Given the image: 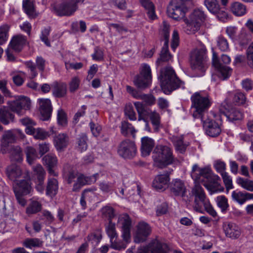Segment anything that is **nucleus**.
Instances as JSON below:
<instances>
[{
    "instance_id": "nucleus-1",
    "label": "nucleus",
    "mask_w": 253,
    "mask_h": 253,
    "mask_svg": "<svg viewBox=\"0 0 253 253\" xmlns=\"http://www.w3.org/2000/svg\"><path fill=\"white\" fill-rule=\"evenodd\" d=\"M160 77L161 86L166 94H169L179 87H184V83L177 77L171 67L161 69Z\"/></svg>"
},
{
    "instance_id": "nucleus-2",
    "label": "nucleus",
    "mask_w": 253,
    "mask_h": 253,
    "mask_svg": "<svg viewBox=\"0 0 253 253\" xmlns=\"http://www.w3.org/2000/svg\"><path fill=\"white\" fill-rule=\"evenodd\" d=\"M192 192L195 197L194 210L199 212H203V207L205 211L213 217L216 216V212L211 205L209 201L206 198L203 189L199 184H196L193 188Z\"/></svg>"
},
{
    "instance_id": "nucleus-3",
    "label": "nucleus",
    "mask_w": 253,
    "mask_h": 253,
    "mask_svg": "<svg viewBox=\"0 0 253 253\" xmlns=\"http://www.w3.org/2000/svg\"><path fill=\"white\" fill-rule=\"evenodd\" d=\"M118 222L119 224L122 225V237L124 241L118 242L116 240H113L110 242L111 248L120 251L125 249L126 244L129 242L131 221L129 216L125 214L119 216Z\"/></svg>"
},
{
    "instance_id": "nucleus-4",
    "label": "nucleus",
    "mask_w": 253,
    "mask_h": 253,
    "mask_svg": "<svg viewBox=\"0 0 253 253\" xmlns=\"http://www.w3.org/2000/svg\"><path fill=\"white\" fill-rule=\"evenodd\" d=\"M154 154L153 159L155 165L158 168H165L174 162L172 150L167 146L162 145L156 146Z\"/></svg>"
},
{
    "instance_id": "nucleus-5",
    "label": "nucleus",
    "mask_w": 253,
    "mask_h": 253,
    "mask_svg": "<svg viewBox=\"0 0 253 253\" xmlns=\"http://www.w3.org/2000/svg\"><path fill=\"white\" fill-rule=\"evenodd\" d=\"M192 108L195 109L193 113L194 118H200L203 120L205 113L211 106L208 96H203L198 92L194 93L191 97Z\"/></svg>"
},
{
    "instance_id": "nucleus-6",
    "label": "nucleus",
    "mask_w": 253,
    "mask_h": 253,
    "mask_svg": "<svg viewBox=\"0 0 253 253\" xmlns=\"http://www.w3.org/2000/svg\"><path fill=\"white\" fill-rule=\"evenodd\" d=\"M206 18V16L203 11L200 9L195 10L189 19H185L186 33L188 34H195L200 29L201 24L205 21Z\"/></svg>"
},
{
    "instance_id": "nucleus-7",
    "label": "nucleus",
    "mask_w": 253,
    "mask_h": 253,
    "mask_svg": "<svg viewBox=\"0 0 253 253\" xmlns=\"http://www.w3.org/2000/svg\"><path fill=\"white\" fill-rule=\"evenodd\" d=\"M207 49L204 46L193 50L190 54V65L192 69L205 71Z\"/></svg>"
},
{
    "instance_id": "nucleus-8",
    "label": "nucleus",
    "mask_w": 253,
    "mask_h": 253,
    "mask_svg": "<svg viewBox=\"0 0 253 253\" xmlns=\"http://www.w3.org/2000/svg\"><path fill=\"white\" fill-rule=\"evenodd\" d=\"M230 62L231 59L228 55L222 54L219 60L216 54L213 52L212 65L219 71L220 77L222 78L223 80L228 78L231 74L232 69L226 65Z\"/></svg>"
},
{
    "instance_id": "nucleus-9",
    "label": "nucleus",
    "mask_w": 253,
    "mask_h": 253,
    "mask_svg": "<svg viewBox=\"0 0 253 253\" xmlns=\"http://www.w3.org/2000/svg\"><path fill=\"white\" fill-rule=\"evenodd\" d=\"M119 156L125 159H131L136 155L137 148L134 141L125 139L119 144L118 149Z\"/></svg>"
},
{
    "instance_id": "nucleus-10",
    "label": "nucleus",
    "mask_w": 253,
    "mask_h": 253,
    "mask_svg": "<svg viewBox=\"0 0 253 253\" xmlns=\"http://www.w3.org/2000/svg\"><path fill=\"white\" fill-rule=\"evenodd\" d=\"M203 185L211 192V194L221 192L224 190L219 183L220 177L212 173L211 170L208 174L203 178Z\"/></svg>"
},
{
    "instance_id": "nucleus-11",
    "label": "nucleus",
    "mask_w": 253,
    "mask_h": 253,
    "mask_svg": "<svg viewBox=\"0 0 253 253\" xmlns=\"http://www.w3.org/2000/svg\"><path fill=\"white\" fill-rule=\"evenodd\" d=\"M10 110L19 116L23 115L30 109L31 101L28 97H22L7 102Z\"/></svg>"
},
{
    "instance_id": "nucleus-12",
    "label": "nucleus",
    "mask_w": 253,
    "mask_h": 253,
    "mask_svg": "<svg viewBox=\"0 0 253 253\" xmlns=\"http://www.w3.org/2000/svg\"><path fill=\"white\" fill-rule=\"evenodd\" d=\"M78 5L74 0H69L54 6V12L58 16H71L78 9Z\"/></svg>"
},
{
    "instance_id": "nucleus-13",
    "label": "nucleus",
    "mask_w": 253,
    "mask_h": 253,
    "mask_svg": "<svg viewBox=\"0 0 253 253\" xmlns=\"http://www.w3.org/2000/svg\"><path fill=\"white\" fill-rule=\"evenodd\" d=\"M186 9L180 4L177 0H172L167 7V13L169 17L178 20L185 16Z\"/></svg>"
},
{
    "instance_id": "nucleus-14",
    "label": "nucleus",
    "mask_w": 253,
    "mask_h": 253,
    "mask_svg": "<svg viewBox=\"0 0 253 253\" xmlns=\"http://www.w3.org/2000/svg\"><path fill=\"white\" fill-rule=\"evenodd\" d=\"M172 169L166 170L164 173L158 174L154 179L152 183L153 187L156 190L164 191L169 187L170 178Z\"/></svg>"
},
{
    "instance_id": "nucleus-15",
    "label": "nucleus",
    "mask_w": 253,
    "mask_h": 253,
    "mask_svg": "<svg viewBox=\"0 0 253 253\" xmlns=\"http://www.w3.org/2000/svg\"><path fill=\"white\" fill-rule=\"evenodd\" d=\"M137 230L134 235V242L140 243L145 241L150 235L152 230L150 225L144 221H140L137 226Z\"/></svg>"
},
{
    "instance_id": "nucleus-16",
    "label": "nucleus",
    "mask_w": 253,
    "mask_h": 253,
    "mask_svg": "<svg viewBox=\"0 0 253 253\" xmlns=\"http://www.w3.org/2000/svg\"><path fill=\"white\" fill-rule=\"evenodd\" d=\"M33 169L37 184L36 188L39 192L42 193L44 190V180L45 171L41 165H37L33 167Z\"/></svg>"
},
{
    "instance_id": "nucleus-17",
    "label": "nucleus",
    "mask_w": 253,
    "mask_h": 253,
    "mask_svg": "<svg viewBox=\"0 0 253 253\" xmlns=\"http://www.w3.org/2000/svg\"><path fill=\"white\" fill-rule=\"evenodd\" d=\"M202 121L203 122V127L207 135L211 137H216L220 134L221 129L218 123L210 119L204 121L203 119Z\"/></svg>"
},
{
    "instance_id": "nucleus-18",
    "label": "nucleus",
    "mask_w": 253,
    "mask_h": 253,
    "mask_svg": "<svg viewBox=\"0 0 253 253\" xmlns=\"http://www.w3.org/2000/svg\"><path fill=\"white\" fill-rule=\"evenodd\" d=\"M16 140V136L11 130L4 132L0 140V152L2 154L7 153L10 147V144Z\"/></svg>"
},
{
    "instance_id": "nucleus-19",
    "label": "nucleus",
    "mask_w": 253,
    "mask_h": 253,
    "mask_svg": "<svg viewBox=\"0 0 253 253\" xmlns=\"http://www.w3.org/2000/svg\"><path fill=\"white\" fill-rule=\"evenodd\" d=\"M98 175V173L94 174L91 176H84L83 174L79 175L77 177V180L73 185V191H78L83 186L94 183Z\"/></svg>"
},
{
    "instance_id": "nucleus-20",
    "label": "nucleus",
    "mask_w": 253,
    "mask_h": 253,
    "mask_svg": "<svg viewBox=\"0 0 253 253\" xmlns=\"http://www.w3.org/2000/svg\"><path fill=\"white\" fill-rule=\"evenodd\" d=\"M171 193L175 196L183 197L185 195L186 188L184 182L179 179L173 180L169 185Z\"/></svg>"
},
{
    "instance_id": "nucleus-21",
    "label": "nucleus",
    "mask_w": 253,
    "mask_h": 253,
    "mask_svg": "<svg viewBox=\"0 0 253 253\" xmlns=\"http://www.w3.org/2000/svg\"><path fill=\"white\" fill-rule=\"evenodd\" d=\"M223 228L226 236L232 239H238L241 235L240 228L234 223L225 222L223 225Z\"/></svg>"
},
{
    "instance_id": "nucleus-22",
    "label": "nucleus",
    "mask_w": 253,
    "mask_h": 253,
    "mask_svg": "<svg viewBox=\"0 0 253 253\" xmlns=\"http://www.w3.org/2000/svg\"><path fill=\"white\" fill-rule=\"evenodd\" d=\"M40 110L43 120H48L51 116L52 108L49 99H39Z\"/></svg>"
},
{
    "instance_id": "nucleus-23",
    "label": "nucleus",
    "mask_w": 253,
    "mask_h": 253,
    "mask_svg": "<svg viewBox=\"0 0 253 253\" xmlns=\"http://www.w3.org/2000/svg\"><path fill=\"white\" fill-rule=\"evenodd\" d=\"M220 117L221 119L226 118L230 122L240 120L243 117V113L237 108H232L230 110L220 111Z\"/></svg>"
},
{
    "instance_id": "nucleus-24",
    "label": "nucleus",
    "mask_w": 253,
    "mask_h": 253,
    "mask_svg": "<svg viewBox=\"0 0 253 253\" xmlns=\"http://www.w3.org/2000/svg\"><path fill=\"white\" fill-rule=\"evenodd\" d=\"M134 106L138 114V121L143 120L146 122L148 117L153 113V112L143 103L140 102H136L134 103Z\"/></svg>"
},
{
    "instance_id": "nucleus-25",
    "label": "nucleus",
    "mask_w": 253,
    "mask_h": 253,
    "mask_svg": "<svg viewBox=\"0 0 253 253\" xmlns=\"http://www.w3.org/2000/svg\"><path fill=\"white\" fill-rule=\"evenodd\" d=\"M211 170L209 168L200 169L197 165H194L192 168L191 177L196 182H202L203 178L209 173Z\"/></svg>"
},
{
    "instance_id": "nucleus-26",
    "label": "nucleus",
    "mask_w": 253,
    "mask_h": 253,
    "mask_svg": "<svg viewBox=\"0 0 253 253\" xmlns=\"http://www.w3.org/2000/svg\"><path fill=\"white\" fill-rule=\"evenodd\" d=\"M149 247L152 253H168L169 248L167 244L156 239L149 243Z\"/></svg>"
},
{
    "instance_id": "nucleus-27",
    "label": "nucleus",
    "mask_w": 253,
    "mask_h": 253,
    "mask_svg": "<svg viewBox=\"0 0 253 253\" xmlns=\"http://www.w3.org/2000/svg\"><path fill=\"white\" fill-rule=\"evenodd\" d=\"M54 144L58 151H61L68 145L69 138L65 133H60L54 137Z\"/></svg>"
},
{
    "instance_id": "nucleus-28",
    "label": "nucleus",
    "mask_w": 253,
    "mask_h": 253,
    "mask_svg": "<svg viewBox=\"0 0 253 253\" xmlns=\"http://www.w3.org/2000/svg\"><path fill=\"white\" fill-rule=\"evenodd\" d=\"M28 179H22L15 182L16 186L13 187L14 192L17 191L19 193L27 195L31 192L32 188Z\"/></svg>"
},
{
    "instance_id": "nucleus-29",
    "label": "nucleus",
    "mask_w": 253,
    "mask_h": 253,
    "mask_svg": "<svg viewBox=\"0 0 253 253\" xmlns=\"http://www.w3.org/2000/svg\"><path fill=\"white\" fill-rule=\"evenodd\" d=\"M6 174L10 180L15 182L17 181V179L22 176V172L19 166L16 165H11L7 167Z\"/></svg>"
},
{
    "instance_id": "nucleus-30",
    "label": "nucleus",
    "mask_w": 253,
    "mask_h": 253,
    "mask_svg": "<svg viewBox=\"0 0 253 253\" xmlns=\"http://www.w3.org/2000/svg\"><path fill=\"white\" fill-rule=\"evenodd\" d=\"M26 43L25 37L22 35H17L14 36L12 39L9 45L16 52H20L22 50L23 46Z\"/></svg>"
},
{
    "instance_id": "nucleus-31",
    "label": "nucleus",
    "mask_w": 253,
    "mask_h": 253,
    "mask_svg": "<svg viewBox=\"0 0 253 253\" xmlns=\"http://www.w3.org/2000/svg\"><path fill=\"white\" fill-rule=\"evenodd\" d=\"M43 164H45L47 168L49 173L53 175H56L53 169L56 166L57 159L54 155L51 154H47L44 156L42 158Z\"/></svg>"
},
{
    "instance_id": "nucleus-32",
    "label": "nucleus",
    "mask_w": 253,
    "mask_h": 253,
    "mask_svg": "<svg viewBox=\"0 0 253 253\" xmlns=\"http://www.w3.org/2000/svg\"><path fill=\"white\" fill-rule=\"evenodd\" d=\"M154 141L151 138L145 136L141 138V150L143 156L150 154L154 146Z\"/></svg>"
},
{
    "instance_id": "nucleus-33",
    "label": "nucleus",
    "mask_w": 253,
    "mask_h": 253,
    "mask_svg": "<svg viewBox=\"0 0 253 253\" xmlns=\"http://www.w3.org/2000/svg\"><path fill=\"white\" fill-rule=\"evenodd\" d=\"M26 133L32 134L36 139L44 140L48 136L49 133L41 128H35L32 126H28L25 130Z\"/></svg>"
},
{
    "instance_id": "nucleus-34",
    "label": "nucleus",
    "mask_w": 253,
    "mask_h": 253,
    "mask_svg": "<svg viewBox=\"0 0 253 253\" xmlns=\"http://www.w3.org/2000/svg\"><path fill=\"white\" fill-rule=\"evenodd\" d=\"M14 120V115L10 112L8 107L0 108V122L4 125H7Z\"/></svg>"
},
{
    "instance_id": "nucleus-35",
    "label": "nucleus",
    "mask_w": 253,
    "mask_h": 253,
    "mask_svg": "<svg viewBox=\"0 0 253 253\" xmlns=\"http://www.w3.org/2000/svg\"><path fill=\"white\" fill-rule=\"evenodd\" d=\"M52 94L57 98L65 96L67 93V85L63 83L55 82L52 84Z\"/></svg>"
},
{
    "instance_id": "nucleus-36",
    "label": "nucleus",
    "mask_w": 253,
    "mask_h": 253,
    "mask_svg": "<svg viewBox=\"0 0 253 253\" xmlns=\"http://www.w3.org/2000/svg\"><path fill=\"white\" fill-rule=\"evenodd\" d=\"M170 140L173 143L175 148V150L180 153H183L186 151L187 145L183 142V137L182 135L178 136L172 135L169 137Z\"/></svg>"
},
{
    "instance_id": "nucleus-37",
    "label": "nucleus",
    "mask_w": 253,
    "mask_h": 253,
    "mask_svg": "<svg viewBox=\"0 0 253 253\" xmlns=\"http://www.w3.org/2000/svg\"><path fill=\"white\" fill-rule=\"evenodd\" d=\"M58 183L57 179L54 178H48L46 188V194L51 197L54 196L58 192Z\"/></svg>"
},
{
    "instance_id": "nucleus-38",
    "label": "nucleus",
    "mask_w": 253,
    "mask_h": 253,
    "mask_svg": "<svg viewBox=\"0 0 253 253\" xmlns=\"http://www.w3.org/2000/svg\"><path fill=\"white\" fill-rule=\"evenodd\" d=\"M171 57L172 56L169 51V45H163L160 53V57L156 61V64L157 65L160 66L162 62L169 61Z\"/></svg>"
},
{
    "instance_id": "nucleus-39",
    "label": "nucleus",
    "mask_w": 253,
    "mask_h": 253,
    "mask_svg": "<svg viewBox=\"0 0 253 253\" xmlns=\"http://www.w3.org/2000/svg\"><path fill=\"white\" fill-rule=\"evenodd\" d=\"M232 12L235 15L240 16L246 13V7L240 2H234L230 6Z\"/></svg>"
},
{
    "instance_id": "nucleus-40",
    "label": "nucleus",
    "mask_w": 253,
    "mask_h": 253,
    "mask_svg": "<svg viewBox=\"0 0 253 253\" xmlns=\"http://www.w3.org/2000/svg\"><path fill=\"white\" fill-rule=\"evenodd\" d=\"M7 153L11 154L13 161L20 162L23 160L22 150L19 146H11Z\"/></svg>"
},
{
    "instance_id": "nucleus-41",
    "label": "nucleus",
    "mask_w": 253,
    "mask_h": 253,
    "mask_svg": "<svg viewBox=\"0 0 253 253\" xmlns=\"http://www.w3.org/2000/svg\"><path fill=\"white\" fill-rule=\"evenodd\" d=\"M140 2L142 5L147 10L148 17L151 20H154L156 18L155 12V7L153 3L150 0H141Z\"/></svg>"
},
{
    "instance_id": "nucleus-42",
    "label": "nucleus",
    "mask_w": 253,
    "mask_h": 253,
    "mask_svg": "<svg viewBox=\"0 0 253 253\" xmlns=\"http://www.w3.org/2000/svg\"><path fill=\"white\" fill-rule=\"evenodd\" d=\"M102 239L101 231L99 229L89 234L87 237V241L90 243L93 247L96 246Z\"/></svg>"
},
{
    "instance_id": "nucleus-43",
    "label": "nucleus",
    "mask_w": 253,
    "mask_h": 253,
    "mask_svg": "<svg viewBox=\"0 0 253 253\" xmlns=\"http://www.w3.org/2000/svg\"><path fill=\"white\" fill-rule=\"evenodd\" d=\"M204 3L211 13L216 14L220 10V5L217 0H205Z\"/></svg>"
},
{
    "instance_id": "nucleus-44",
    "label": "nucleus",
    "mask_w": 253,
    "mask_h": 253,
    "mask_svg": "<svg viewBox=\"0 0 253 253\" xmlns=\"http://www.w3.org/2000/svg\"><path fill=\"white\" fill-rule=\"evenodd\" d=\"M150 81L140 75L136 76L134 80V84L140 89L147 88L150 84Z\"/></svg>"
},
{
    "instance_id": "nucleus-45",
    "label": "nucleus",
    "mask_w": 253,
    "mask_h": 253,
    "mask_svg": "<svg viewBox=\"0 0 253 253\" xmlns=\"http://www.w3.org/2000/svg\"><path fill=\"white\" fill-rule=\"evenodd\" d=\"M25 153L28 163L31 165L38 158V154L36 150L32 146H27L25 149Z\"/></svg>"
},
{
    "instance_id": "nucleus-46",
    "label": "nucleus",
    "mask_w": 253,
    "mask_h": 253,
    "mask_svg": "<svg viewBox=\"0 0 253 253\" xmlns=\"http://www.w3.org/2000/svg\"><path fill=\"white\" fill-rule=\"evenodd\" d=\"M87 137L85 133H81L77 139V148L81 152L85 151L87 148Z\"/></svg>"
},
{
    "instance_id": "nucleus-47",
    "label": "nucleus",
    "mask_w": 253,
    "mask_h": 253,
    "mask_svg": "<svg viewBox=\"0 0 253 253\" xmlns=\"http://www.w3.org/2000/svg\"><path fill=\"white\" fill-rule=\"evenodd\" d=\"M23 7L27 15L33 17L35 15V8L32 0H23Z\"/></svg>"
},
{
    "instance_id": "nucleus-48",
    "label": "nucleus",
    "mask_w": 253,
    "mask_h": 253,
    "mask_svg": "<svg viewBox=\"0 0 253 253\" xmlns=\"http://www.w3.org/2000/svg\"><path fill=\"white\" fill-rule=\"evenodd\" d=\"M42 209L41 204L38 201H32L26 209V213L28 214H35Z\"/></svg>"
},
{
    "instance_id": "nucleus-49",
    "label": "nucleus",
    "mask_w": 253,
    "mask_h": 253,
    "mask_svg": "<svg viewBox=\"0 0 253 253\" xmlns=\"http://www.w3.org/2000/svg\"><path fill=\"white\" fill-rule=\"evenodd\" d=\"M216 202L219 208L221 209V211L225 212L229 208L228 200L224 196H219L216 197Z\"/></svg>"
},
{
    "instance_id": "nucleus-50",
    "label": "nucleus",
    "mask_w": 253,
    "mask_h": 253,
    "mask_svg": "<svg viewBox=\"0 0 253 253\" xmlns=\"http://www.w3.org/2000/svg\"><path fill=\"white\" fill-rule=\"evenodd\" d=\"M150 120L153 126L154 131L157 132L159 131L160 127V117L159 114L153 112L150 116Z\"/></svg>"
},
{
    "instance_id": "nucleus-51",
    "label": "nucleus",
    "mask_w": 253,
    "mask_h": 253,
    "mask_svg": "<svg viewBox=\"0 0 253 253\" xmlns=\"http://www.w3.org/2000/svg\"><path fill=\"white\" fill-rule=\"evenodd\" d=\"M237 183L248 191H253V181L252 180L239 177L237 179Z\"/></svg>"
},
{
    "instance_id": "nucleus-52",
    "label": "nucleus",
    "mask_w": 253,
    "mask_h": 253,
    "mask_svg": "<svg viewBox=\"0 0 253 253\" xmlns=\"http://www.w3.org/2000/svg\"><path fill=\"white\" fill-rule=\"evenodd\" d=\"M106 231L107 235L110 237V241H112L115 238L117 237V234L115 228V224L110 221L109 224L106 227Z\"/></svg>"
},
{
    "instance_id": "nucleus-53",
    "label": "nucleus",
    "mask_w": 253,
    "mask_h": 253,
    "mask_svg": "<svg viewBox=\"0 0 253 253\" xmlns=\"http://www.w3.org/2000/svg\"><path fill=\"white\" fill-rule=\"evenodd\" d=\"M9 26L3 25L0 27V45L3 44L7 40Z\"/></svg>"
},
{
    "instance_id": "nucleus-54",
    "label": "nucleus",
    "mask_w": 253,
    "mask_h": 253,
    "mask_svg": "<svg viewBox=\"0 0 253 253\" xmlns=\"http://www.w3.org/2000/svg\"><path fill=\"white\" fill-rule=\"evenodd\" d=\"M218 47L222 51H226L229 49V44L227 40L222 36H219L217 39Z\"/></svg>"
},
{
    "instance_id": "nucleus-55",
    "label": "nucleus",
    "mask_w": 253,
    "mask_h": 253,
    "mask_svg": "<svg viewBox=\"0 0 253 253\" xmlns=\"http://www.w3.org/2000/svg\"><path fill=\"white\" fill-rule=\"evenodd\" d=\"M134 131V128L132 126L131 124L126 121L122 122L121 133L122 134L126 136L128 133L130 132L132 133Z\"/></svg>"
},
{
    "instance_id": "nucleus-56",
    "label": "nucleus",
    "mask_w": 253,
    "mask_h": 253,
    "mask_svg": "<svg viewBox=\"0 0 253 253\" xmlns=\"http://www.w3.org/2000/svg\"><path fill=\"white\" fill-rule=\"evenodd\" d=\"M125 114L131 121L136 120V114L131 104H126L125 109Z\"/></svg>"
},
{
    "instance_id": "nucleus-57",
    "label": "nucleus",
    "mask_w": 253,
    "mask_h": 253,
    "mask_svg": "<svg viewBox=\"0 0 253 253\" xmlns=\"http://www.w3.org/2000/svg\"><path fill=\"white\" fill-rule=\"evenodd\" d=\"M233 101L236 105H243L246 101V97L243 93L237 92L234 95Z\"/></svg>"
},
{
    "instance_id": "nucleus-58",
    "label": "nucleus",
    "mask_w": 253,
    "mask_h": 253,
    "mask_svg": "<svg viewBox=\"0 0 253 253\" xmlns=\"http://www.w3.org/2000/svg\"><path fill=\"white\" fill-rule=\"evenodd\" d=\"M102 212L103 215L108 218L109 222L112 221V219L115 216L114 209L109 206H105L103 208Z\"/></svg>"
},
{
    "instance_id": "nucleus-59",
    "label": "nucleus",
    "mask_w": 253,
    "mask_h": 253,
    "mask_svg": "<svg viewBox=\"0 0 253 253\" xmlns=\"http://www.w3.org/2000/svg\"><path fill=\"white\" fill-rule=\"evenodd\" d=\"M233 200L237 202L240 205H243L245 203L244 192L234 191L232 193Z\"/></svg>"
},
{
    "instance_id": "nucleus-60",
    "label": "nucleus",
    "mask_w": 253,
    "mask_h": 253,
    "mask_svg": "<svg viewBox=\"0 0 253 253\" xmlns=\"http://www.w3.org/2000/svg\"><path fill=\"white\" fill-rule=\"evenodd\" d=\"M140 75L151 81L152 78L151 70L148 65L146 64H143Z\"/></svg>"
},
{
    "instance_id": "nucleus-61",
    "label": "nucleus",
    "mask_w": 253,
    "mask_h": 253,
    "mask_svg": "<svg viewBox=\"0 0 253 253\" xmlns=\"http://www.w3.org/2000/svg\"><path fill=\"white\" fill-rule=\"evenodd\" d=\"M24 244L26 247L32 248V247H39L41 245V242L37 238L28 239L24 241Z\"/></svg>"
},
{
    "instance_id": "nucleus-62",
    "label": "nucleus",
    "mask_w": 253,
    "mask_h": 253,
    "mask_svg": "<svg viewBox=\"0 0 253 253\" xmlns=\"http://www.w3.org/2000/svg\"><path fill=\"white\" fill-rule=\"evenodd\" d=\"M224 183L225 184L226 190L228 191L229 189L233 188L232 180L227 172L223 173L221 175Z\"/></svg>"
},
{
    "instance_id": "nucleus-63",
    "label": "nucleus",
    "mask_w": 253,
    "mask_h": 253,
    "mask_svg": "<svg viewBox=\"0 0 253 253\" xmlns=\"http://www.w3.org/2000/svg\"><path fill=\"white\" fill-rule=\"evenodd\" d=\"M80 80L77 77L72 78L69 84V90L70 92H73L77 90L79 87Z\"/></svg>"
},
{
    "instance_id": "nucleus-64",
    "label": "nucleus",
    "mask_w": 253,
    "mask_h": 253,
    "mask_svg": "<svg viewBox=\"0 0 253 253\" xmlns=\"http://www.w3.org/2000/svg\"><path fill=\"white\" fill-rule=\"evenodd\" d=\"M141 98L143 101L142 103L146 106L153 105L155 101L154 97L152 95L143 94L141 96Z\"/></svg>"
}]
</instances>
